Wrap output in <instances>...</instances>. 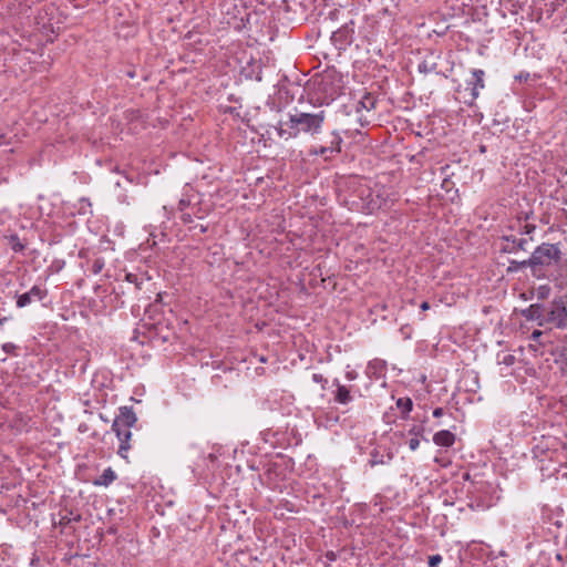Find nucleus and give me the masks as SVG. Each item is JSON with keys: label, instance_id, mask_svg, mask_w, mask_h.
I'll return each mask as SVG.
<instances>
[{"label": "nucleus", "instance_id": "72a5a7b5", "mask_svg": "<svg viewBox=\"0 0 567 567\" xmlns=\"http://www.w3.org/2000/svg\"><path fill=\"white\" fill-rule=\"evenodd\" d=\"M80 213L82 214H86V207L90 208L91 207V202L89 198H81L80 199Z\"/></svg>", "mask_w": 567, "mask_h": 567}, {"label": "nucleus", "instance_id": "aec40b11", "mask_svg": "<svg viewBox=\"0 0 567 567\" xmlns=\"http://www.w3.org/2000/svg\"><path fill=\"white\" fill-rule=\"evenodd\" d=\"M529 268L528 258L524 260H509V265L506 269L507 275L516 274L519 270Z\"/></svg>", "mask_w": 567, "mask_h": 567}, {"label": "nucleus", "instance_id": "603ef678", "mask_svg": "<svg viewBox=\"0 0 567 567\" xmlns=\"http://www.w3.org/2000/svg\"><path fill=\"white\" fill-rule=\"evenodd\" d=\"M7 320V318H2L0 319V324H4V321Z\"/></svg>", "mask_w": 567, "mask_h": 567}, {"label": "nucleus", "instance_id": "0eeeda50", "mask_svg": "<svg viewBox=\"0 0 567 567\" xmlns=\"http://www.w3.org/2000/svg\"><path fill=\"white\" fill-rule=\"evenodd\" d=\"M144 327H147L150 339L161 343L171 342L175 337V332L162 320L144 323Z\"/></svg>", "mask_w": 567, "mask_h": 567}, {"label": "nucleus", "instance_id": "4be33fe9", "mask_svg": "<svg viewBox=\"0 0 567 567\" xmlns=\"http://www.w3.org/2000/svg\"><path fill=\"white\" fill-rule=\"evenodd\" d=\"M81 515L73 514V512H68L66 514L60 513V519L56 523L61 527H66L71 522H80Z\"/></svg>", "mask_w": 567, "mask_h": 567}, {"label": "nucleus", "instance_id": "39448f33", "mask_svg": "<svg viewBox=\"0 0 567 567\" xmlns=\"http://www.w3.org/2000/svg\"><path fill=\"white\" fill-rule=\"evenodd\" d=\"M544 326L565 329L567 327V295L554 298L544 303Z\"/></svg>", "mask_w": 567, "mask_h": 567}, {"label": "nucleus", "instance_id": "a19ab883", "mask_svg": "<svg viewBox=\"0 0 567 567\" xmlns=\"http://www.w3.org/2000/svg\"><path fill=\"white\" fill-rule=\"evenodd\" d=\"M190 229H194V230L198 229L200 234H205L207 231L208 227L200 224V225H195V226L190 227Z\"/></svg>", "mask_w": 567, "mask_h": 567}, {"label": "nucleus", "instance_id": "09e8293b", "mask_svg": "<svg viewBox=\"0 0 567 567\" xmlns=\"http://www.w3.org/2000/svg\"><path fill=\"white\" fill-rule=\"evenodd\" d=\"M126 74H127L128 78H134L135 76V72L134 71H128Z\"/></svg>", "mask_w": 567, "mask_h": 567}, {"label": "nucleus", "instance_id": "7ed1b4c3", "mask_svg": "<svg viewBox=\"0 0 567 567\" xmlns=\"http://www.w3.org/2000/svg\"><path fill=\"white\" fill-rule=\"evenodd\" d=\"M316 99L320 104H330L343 90L342 75L336 70H327L311 81Z\"/></svg>", "mask_w": 567, "mask_h": 567}, {"label": "nucleus", "instance_id": "37998d69", "mask_svg": "<svg viewBox=\"0 0 567 567\" xmlns=\"http://www.w3.org/2000/svg\"><path fill=\"white\" fill-rule=\"evenodd\" d=\"M443 414H444V410L442 408H436L433 411V416L434 417H441Z\"/></svg>", "mask_w": 567, "mask_h": 567}, {"label": "nucleus", "instance_id": "9b49d317", "mask_svg": "<svg viewBox=\"0 0 567 567\" xmlns=\"http://www.w3.org/2000/svg\"><path fill=\"white\" fill-rule=\"evenodd\" d=\"M544 303H533L520 311L527 321H537L538 326L544 327Z\"/></svg>", "mask_w": 567, "mask_h": 567}, {"label": "nucleus", "instance_id": "f03ea898", "mask_svg": "<svg viewBox=\"0 0 567 567\" xmlns=\"http://www.w3.org/2000/svg\"><path fill=\"white\" fill-rule=\"evenodd\" d=\"M561 250L558 244L542 243L528 257L529 269L533 277L545 278V269L557 266L561 261Z\"/></svg>", "mask_w": 567, "mask_h": 567}, {"label": "nucleus", "instance_id": "a211bd4d", "mask_svg": "<svg viewBox=\"0 0 567 567\" xmlns=\"http://www.w3.org/2000/svg\"><path fill=\"white\" fill-rule=\"evenodd\" d=\"M396 406L401 410V419L409 420L410 412L413 409V401L409 398H399L396 400Z\"/></svg>", "mask_w": 567, "mask_h": 567}, {"label": "nucleus", "instance_id": "49530a36", "mask_svg": "<svg viewBox=\"0 0 567 567\" xmlns=\"http://www.w3.org/2000/svg\"><path fill=\"white\" fill-rule=\"evenodd\" d=\"M10 348H14V346H13V344H11V343H6V344H3V350H4V351H7V352H8V351L10 350Z\"/></svg>", "mask_w": 567, "mask_h": 567}, {"label": "nucleus", "instance_id": "3c124183", "mask_svg": "<svg viewBox=\"0 0 567 567\" xmlns=\"http://www.w3.org/2000/svg\"><path fill=\"white\" fill-rule=\"evenodd\" d=\"M259 361H260V362H266L267 360H266V358H265V357H262V355H261V357L259 358Z\"/></svg>", "mask_w": 567, "mask_h": 567}, {"label": "nucleus", "instance_id": "2f4dec72", "mask_svg": "<svg viewBox=\"0 0 567 567\" xmlns=\"http://www.w3.org/2000/svg\"><path fill=\"white\" fill-rule=\"evenodd\" d=\"M181 220L187 225V224H192L194 221V217H193V214H190L188 210L186 212H182L181 213Z\"/></svg>", "mask_w": 567, "mask_h": 567}, {"label": "nucleus", "instance_id": "864d4df0", "mask_svg": "<svg viewBox=\"0 0 567 567\" xmlns=\"http://www.w3.org/2000/svg\"><path fill=\"white\" fill-rule=\"evenodd\" d=\"M565 204H567V199H565Z\"/></svg>", "mask_w": 567, "mask_h": 567}, {"label": "nucleus", "instance_id": "ddd939ff", "mask_svg": "<svg viewBox=\"0 0 567 567\" xmlns=\"http://www.w3.org/2000/svg\"><path fill=\"white\" fill-rule=\"evenodd\" d=\"M333 385L337 388L334 391L333 400L336 403L347 405L353 401L351 389L344 384H341L338 379L333 380Z\"/></svg>", "mask_w": 567, "mask_h": 567}, {"label": "nucleus", "instance_id": "bb28decb", "mask_svg": "<svg viewBox=\"0 0 567 567\" xmlns=\"http://www.w3.org/2000/svg\"><path fill=\"white\" fill-rule=\"evenodd\" d=\"M313 154L324 156L326 159H329L333 156L330 154L329 146H320L313 151Z\"/></svg>", "mask_w": 567, "mask_h": 567}, {"label": "nucleus", "instance_id": "cd10ccee", "mask_svg": "<svg viewBox=\"0 0 567 567\" xmlns=\"http://www.w3.org/2000/svg\"><path fill=\"white\" fill-rule=\"evenodd\" d=\"M423 433H424V426L423 425H413L409 430V434L413 435V437H416V439H419V436H422Z\"/></svg>", "mask_w": 567, "mask_h": 567}, {"label": "nucleus", "instance_id": "2eb2a0df", "mask_svg": "<svg viewBox=\"0 0 567 567\" xmlns=\"http://www.w3.org/2000/svg\"><path fill=\"white\" fill-rule=\"evenodd\" d=\"M116 477L115 472L111 467H107L103 471L101 476L93 481V484L95 486H109L116 480Z\"/></svg>", "mask_w": 567, "mask_h": 567}, {"label": "nucleus", "instance_id": "f704fd0d", "mask_svg": "<svg viewBox=\"0 0 567 567\" xmlns=\"http://www.w3.org/2000/svg\"><path fill=\"white\" fill-rule=\"evenodd\" d=\"M272 475H276V467L271 466L265 472V476L269 485H272Z\"/></svg>", "mask_w": 567, "mask_h": 567}, {"label": "nucleus", "instance_id": "e433bc0d", "mask_svg": "<svg viewBox=\"0 0 567 567\" xmlns=\"http://www.w3.org/2000/svg\"><path fill=\"white\" fill-rule=\"evenodd\" d=\"M189 213L193 214V217H197V218H203V216L198 215V212H199V208H198V203L196 204H193L190 207H189Z\"/></svg>", "mask_w": 567, "mask_h": 567}, {"label": "nucleus", "instance_id": "473e14b6", "mask_svg": "<svg viewBox=\"0 0 567 567\" xmlns=\"http://www.w3.org/2000/svg\"><path fill=\"white\" fill-rule=\"evenodd\" d=\"M388 310V305L385 302L377 303L371 308L372 313H380Z\"/></svg>", "mask_w": 567, "mask_h": 567}, {"label": "nucleus", "instance_id": "79ce46f5", "mask_svg": "<svg viewBox=\"0 0 567 567\" xmlns=\"http://www.w3.org/2000/svg\"><path fill=\"white\" fill-rule=\"evenodd\" d=\"M543 332L540 330H534L532 332V336L530 338L534 340V341H537L540 337H542Z\"/></svg>", "mask_w": 567, "mask_h": 567}, {"label": "nucleus", "instance_id": "393cba45", "mask_svg": "<svg viewBox=\"0 0 567 567\" xmlns=\"http://www.w3.org/2000/svg\"><path fill=\"white\" fill-rule=\"evenodd\" d=\"M104 260L102 258H95L92 262V266H91V271L94 274V275H97L102 271V269L104 268Z\"/></svg>", "mask_w": 567, "mask_h": 567}, {"label": "nucleus", "instance_id": "b1692460", "mask_svg": "<svg viewBox=\"0 0 567 567\" xmlns=\"http://www.w3.org/2000/svg\"><path fill=\"white\" fill-rule=\"evenodd\" d=\"M193 205V197H183L178 202V210L186 212Z\"/></svg>", "mask_w": 567, "mask_h": 567}, {"label": "nucleus", "instance_id": "5701e85b", "mask_svg": "<svg viewBox=\"0 0 567 567\" xmlns=\"http://www.w3.org/2000/svg\"><path fill=\"white\" fill-rule=\"evenodd\" d=\"M519 235L529 236L536 230V225L534 224H524L518 226L517 228Z\"/></svg>", "mask_w": 567, "mask_h": 567}, {"label": "nucleus", "instance_id": "c03bdc74", "mask_svg": "<svg viewBox=\"0 0 567 567\" xmlns=\"http://www.w3.org/2000/svg\"><path fill=\"white\" fill-rule=\"evenodd\" d=\"M420 308L421 310L423 311H426L430 309V303L427 301H423L421 305H420Z\"/></svg>", "mask_w": 567, "mask_h": 567}, {"label": "nucleus", "instance_id": "4468645a", "mask_svg": "<svg viewBox=\"0 0 567 567\" xmlns=\"http://www.w3.org/2000/svg\"><path fill=\"white\" fill-rule=\"evenodd\" d=\"M455 434L449 430H441L433 435V442L437 446L451 447L455 443Z\"/></svg>", "mask_w": 567, "mask_h": 567}, {"label": "nucleus", "instance_id": "ea45409f", "mask_svg": "<svg viewBox=\"0 0 567 567\" xmlns=\"http://www.w3.org/2000/svg\"><path fill=\"white\" fill-rule=\"evenodd\" d=\"M358 377V373L354 371V370H351V371H347L346 372V378L349 380V381H353L355 380Z\"/></svg>", "mask_w": 567, "mask_h": 567}, {"label": "nucleus", "instance_id": "de8ad7c7", "mask_svg": "<svg viewBox=\"0 0 567 567\" xmlns=\"http://www.w3.org/2000/svg\"><path fill=\"white\" fill-rule=\"evenodd\" d=\"M327 557L329 559H334L336 555H334V553L330 551V553L327 554Z\"/></svg>", "mask_w": 567, "mask_h": 567}, {"label": "nucleus", "instance_id": "f8f14e48", "mask_svg": "<svg viewBox=\"0 0 567 567\" xmlns=\"http://www.w3.org/2000/svg\"><path fill=\"white\" fill-rule=\"evenodd\" d=\"M394 455L390 449H384L383 451L380 447H374L370 452L369 465L374 467L377 465L389 464L393 460Z\"/></svg>", "mask_w": 567, "mask_h": 567}, {"label": "nucleus", "instance_id": "c85d7f7f", "mask_svg": "<svg viewBox=\"0 0 567 567\" xmlns=\"http://www.w3.org/2000/svg\"><path fill=\"white\" fill-rule=\"evenodd\" d=\"M312 381L316 382V383H320L322 390H324L327 384H328V380L322 374H320V373H313L312 374Z\"/></svg>", "mask_w": 567, "mask_h": 567}, {"label": "nucleus", "instance_id": "412c9836", "mask_svg": "<svg viewBox=\"0 0 567 567\" xmlns=\"http://www.w3.org/2000/svg\"><path fill=\"white\" fill-rule=\"evenodd\" d=\"M342 142V137L338 133H331V140L328 145L331 155L339 154L341 152Z\"/></svg>", "mask_w": 567, "mask_h": 567}, {"label": "nucleus", "instance_id": "8fccbe9b", "mask_svg": "<svg viewBox=\"0 0 567 567\" xmlns=\"http://www.w3.org/2000/svg\"><path fill=\"white\" fill-rule=\"evenodd\" d=\"M480 152L481 153H485L486 152V146L485 145H481L480 146Z\"/></svg>", "mask_w": 567, "mask_h": 567}, {"label": "nucleus", "instance_id": "6e6552de", "mask_svg": "<svg viewBox=\"0 0 567 567\" xmlns=\"http://www.w3.org/2000/svg\"><path fill=\"white\" fill-rule=\"evenodd\" d=\"M533 238L520 237L517 238L514 235H503L501 240L503 241L499 251L502 254H516L517 251H527V245Z\"/></svg>", "mask_w": 567, "mask_h": 567}, {"label": "nucleus", "instance_id": "9d476101", "mask_svg": "<svg viewBox=\"0 0 567 567\" xmlns=\"http://www.w3.org/2000/svg\"><path fill=\"white\" fill-rule=\"evenodd\" d=\"M484 75L485 72L481 69H474L472 71V80L467 81V89L471 90V100L465 101V103L470 106H472L475 102V100L480 95V89H483L485 86L484 84Z\"/></svg>", "mask_w": 567, "mask_h": 567}, {"label": "nucleus", "instance_id": "423d86ee", "mask_svg": "<svg viewBox=\"0 0 567 567\" xmlns=\"http://www.w3.org/2000/svg\"><path fill=\"white\" fill-rule=\"evenodd\" d=\"M354 33V21L350 20L331 34V42L340 52L351 44Z\"/></svg>", "mask_w": 567, "mask_h": 567}, {"label": "nucleus", "instance_id": "58836bf2", "mask_svg": "<svg viewBox=\"0 0 567 567\" xmlns=\"http://www.w3.org/2000/svg\"><path fill=\"white\" fill-rule=\"evenodd\" d=\"M533 215V213H522L518 217H517V221L520 224L522 220L524 221H527L530 216Z\"/></svg>", "mask_w": 567, "mask_h": 567}, {"label": "nucleus", "instance_id": "a878e982", "mask_svg": "<svg viewBox=\"0 0 567 567\" xmlns=\"http://www.w3.org/2000/svg\"><path fill=\"white\" fill-rule=\"evenodd\" d=\"M125 279L135 286L136 289L142 288L143 279H140V277L135 274H127L125 276Z\"/></svg>", "mask_w": 567, "mask_h": 567}, {"label": "nucleus", "instance_id": "f257e3e1", "mask_svg": "<svg viewBox=\"0 0 567 567\" xmlns=\"http://www.w3.org/2000/svg\"><path fill=\"white\" fill-rule=\"evenodd\" d=\"M324 120V111L307 113L296 110L288 115L287 121H280L276 130L278 135L286 140L297 137L301 133L315 135L320 133Z\"/></svg>", "mask_w": 567, "mask_h": 567}, {"label": "nucleus", "instance_id": "1a4fd4ad", "mask_svg": "<svg viewBox=\"0 0 567 567\" xmlns=\"http://www.w3.org/2000/svg\"><path fill=\"white\" fill-rule=\"evenodd\" d=\"M48 289L34 285L29 291L17 296V307L24 308L34 300L42 301L48 297Z\"/></svg>", "mask_w": 567, "mask_h": 567}, {"label": "nucleus", "instance_id": "6ab92c4d", "mask_svg": "<svg viewBox=\"0 0 567 567\" xmlns=\"http://www.w3.org/2000/svg\"><path fill=\"white\" fill-rule=\"evenodd\" d=\"M419 71L421 73H437V63L434 59V54L431 53L430 56H426L420 64H419Z\"/></svg>", "mask_w": 567, "mask_h": 567}, {"label": "nucleus", "instance_id": "dca6fc26", "mask_svg": "<svg viewBox=\"0 0 567 567\" xmlns=\"http://www.w3.org/2000/svg\"><path fill=\"white\" fill-rule=\"evenodd\" d=\"M4 239L14 252H23L27 247L25 240L20 239L17 234L7 235Z\"/></svg>", "mask_w": 567, "mask_h": 567}, {"label": "nucleus", "instance_id": "7c9ffc66", "mask_svg": "<svg viewBox=\"0 0 567 567\" xmlns=\"http://www.w3.org/2000/svg\"><path fill=\"white\" fill-rule=\"evenodd\" d=\"M441 561H442V556L436 554V555H432L429 557L427 564L430 567H437Z\"/></svg>", "mask_w": 567, "mask_h": 567}, {"label": "nucleus", "instance_id": "c9c22d12", "mask_svg": "<svg viewBox=\"0 0 567 567\" xmlns=\"http://www.w3.org/2000/svg\"><path fill=\"white\" fill-rule=\"evenodd\" d=\"M420 445V440L416 439V437H412L410 441H409V447L411 451H415Z\"/></svg>", "mask_w": 567, "mask_h": 567}, {"label": "nucleus", "instance_id": "20e7f679", "mask_svg": "<svg viewBox=\"0 0 567 567\" xmlns=\"http://www.w3.org/2000/svg\"><path fill=\"white\" fill-rule=\"evenodd\" d=\"M136 422L137 416L133 411V408L121 406L118 409V414L116 415L112 424V430L120 441L117 454L124 460H127V452L133 447V445L131 444V427H133L136 424Z\"/></svg>", "mask_w": 567, "mask_h": 567}, {"label": "nucleus", "instance_id": "a18cd8bd", "mask_svg": "<svg viewBox=\"0 0 567 567\" xmlns=\"http://www.w3.org/2000/svg\"><path fill=\"white\" fill-rule=\"evenodd\" d=\"M375 208H379V205H377L375 203L370 202V203L368 204V209H369L370 212H372V210H373V209H375Z\"/></svg>", "mask_w": 567, "mask_h": 567}, {"label": "nucleus", "instance_id": "f3484780", "mask_svg": "<svg viewBox=\"0 0 567 567\" xmlns=\"http://www.w3.org/2000/svg\"><path fill=\"white\" fill-rule=\"evenodd\" d=\"M377 105V97L372 93H364L361 100L358 102L355 110L360 112L361 110L371 111Z\"/></svg>", "mask_w": 567, "mask_h": 567}, {"label": "nucleus", "instance_id": "4c0bfd02", "mask_svg": "<svg viewBox=\"0 0 567 567\" xmlns=\"http://www.w3.org/2000/svg\"><path fill=\"white\" fill-rule=\"evenodd\" d=\"M504 364L506 365H512L514 362H515V357L513 354H506L504 358H503V361H502Z\"/></svg>", "mask_w": 567, "mask_h": 567}, {"label": "nucleus", "instance_id": "c756f323", "mask_svg": "<svg viewBox=\"0 0 567 567\" xmlns=\"http://www.w3.org/2000/svg\"><path fill=\"white\" fill-rule=\"evenodd\" d=\"M550 292V288L548 286H539L537 288V298L546 299Z\"/></svg>", "mask_w": 567, "mask_h": 567}]
</instances>
